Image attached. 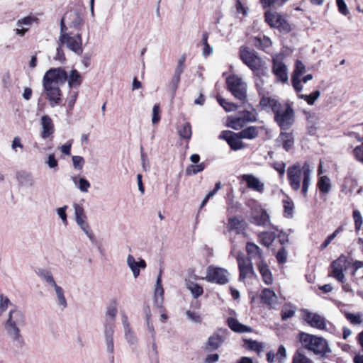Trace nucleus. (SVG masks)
Returning <instances> with one entry per match:
<instances>
[{
    "label": "nucleus",
    "instance_id": "1",
    "mask_svg": "<svg viewBox=\"0 0 363 363\" xmlns=\"http://www.w3.org/2000/svg\"><path fill=\"white\" fill-rule=\"evenodd\" d=\"M67 73L61 67L51 68L48 70L43 78V92L52 108L59 106L62 99L60 86L65 84Z\"/></svg>",
    "mask_w": 363,
    "mask_h": 363
},
{
    "label": "nucleus",
    "instance_id": "2",
    "mask_svg": "<svg viewBox=\"0 0 363 363\" xmlns=\"http://www.w3.org/2000/svg\"><path fill=\"white\" fill-rule=\"evenodd\" d=\"M313 168L308 162H306L301 166L297 162L287 169V179L291 188L294 191H298L302 183L301 191L304 196H307L311 181Z\"/></svg>",
    "mask_w": 363,
    "mask_h": 363
},
{
    "label": "nucleus",
    "instance_id": "3",
    "mask_svg": "<svg viewBox=\"0 0 363 363\" xmlns=\"http://www.w3.org/2000/svg\"><path fill=\"white\" fill-rule=\"evenodd\" d=\"M298 336L302 346L315 354L325 356L331 352L327 340L323 337L306 333H301Z\"/></svg>",
    "mask_w": 363,
    "mask_h": 363
},
{
    "label": "nucleus",
    "instance_id": "4",
    "mask_svg": "<svg viewBox=\"0 0 363 363\" xmlns=\"http://www.w3.org/2000/svg\"><path fill=\"white\" fill-rule=\"evenodd\" d=\"M25 323V315L21 311L14 309L9 312L8 320L5 324V329L9 337L14 342H22L20 327L23 326Z\"/></svg>",
    "mask_w": 363,
    "mask_h": 363
},
{
    "label": "nucleus",
    "instance_id": "5",
    "mask_svg": "<svg viewBox=\"0 0 363 363\" xmlns=\"http://www.w3.org/2000/svg\"><path fill=\"white\" fill-rule=\"evenodd\" d=\"M240 57L242 61L251 69L257 75L262 73L265 75L267 72V67L265 63L256 54L253 50L247 47H241Z\"/></svg>",
    "mask_w": 363,
    "mask_h": 363
},
{
    "label": "nucleus",
    "instance_id": "6",
    "mask_svg": "<svg viewBox=\"0 0 363 363\" xmlns=\"http://www.w3.org/2000/svg\"><path fill=\"white\" fill-rule=\"evenodd\" d=\"M35 272L48 286L54 289L57 304L62 309L65 308L67 306V302L65 296L64 290L60 286L57 285L52 272L45 268H38Z\"/></svg>",
    "mask_w": 363,
    "mask_h": 363
},
{
    "label": "nucleus",
    "instance_id": "7",
    "mask_svg": "<svg viewBox=\"0 0 363 363\" xmlns=\"http://www.w3.org/2000/svg\"><path fill=\"white\" fill-rule=\"evenodd\" d=\"M274 121L282 130L289 129L295 121V113L292 106L282 104L274 113Z\"/></svg>",
    "mask_w": 363,
    "mask_h": 363
},
{
    "label": "nucleus",
    "instance_id": "8",
    "mask_svg": "<svg viewBox=\"0 0 363 363\" xmlns=\"http://www.w3.org/2000/svg\"><path fill=\"white\" fill-rule=\"evenodd\" d=\"M58 43L60 47H66L75 54L80 55L83 52L82 39L80 33L72 35L70 33L60 35Z\"/></svg>",
    "mask_w": 363,
    "mask_h": 363
},
{
    "label": "nucleus",
    "instance_id": "9",
    "mask_svg": "<svg viewBox=\"0 0 363 363\" xmlns=\"http://www.w3.org/2000/svg\"><path fill=\"white\" fill-rule=\"evenodd\" d=\"M226 84L229 91L235 98L245 101L247 97V84L243 79L237 76L232 75L227 78Z\"/></svg>",
    "mask_w": 363,
    "mask_h": 363
},
{
    "label": "nucleus",
    "instance_id": "10",
    "mask_svg": "<svg viewBox=\"0 0 363 363\" xmlns=\"http://www.w3.org/2000/svg\"><path fill=\"white\" fill-rule=\"evenodd\" d=\"M350 265V262L347 258L343 255H340L331 263L329 276L335 278L337 281H343L344 272L347 270Z\"/></svg>",
    "mask_w": 363,
    "mask_h": 363
},
{
    "label": "nucleus",
    "instance_id": "11",
    "mask_svg": "<svg viewBox=\"0 0 363 363\" xmlns=\"http://www.w3.org/2000/svg\"><path fill=\"white\" fill-rule=\"evenodd\" d=\"M284 56L281 54L276 55L272 59V72L277 78V82L286 83L288 82V69L283 62Z\"/></svg>",
    "mask_w": 363,
    "mask_h": 363
},
{
    "label": "nucleus",
    "instance_id": "12",
    "mask_svg": "<svg viewBox=\"0 0 363 363\" xmlns=\"http://www.w3.org/2000/svg\"><path fill=\"white\" fill-rule=\"evenodd\" d=\"M228 277L229 273L225 269L209 266L207 268L205 279L209 282L223 285L228 282Z\"/></svg>",
    "mask_w": 363,
    "mask_h": 363
},
{
    "label": "nucleus",
    "instance_id": "13",
    "mask_svg": "<svg viewBox=\"0 0 363 363\" xmlns=\"http://www.w3.org/2000/svg\"><path fill=\"white\" fill-rule=\"evenodd\" d=\"M75 220L82 230L91 240L94 238V234L86 221V216L85 214L84 207L81 204L74 203Z\"/></svg>",
    "mask_w": 363,
    "mask_h": 363
},
{
    "label": "nucleus",
    "instance_id": "14",
    "mask_svg": "<svg viewBox=\"0 0 363 363\" xmlns=\"http://www.w3.org/2000/svg\"><path fill=\"white\" fill-rule=\"evenodd\" d=\"M265 19L271 27L277 28L286 32L290 30L289 24L283 16L277 12H266Z\"/></svg>",
    "mask_w": 363,
    "mask_h": 363
},
{
    "label": "nucleus",
    "instance_id": "15",
    "mask_svg": "<svg viewBox=\"0 0 363 363\" xmlns=\"http://www.w3.org/2000/svg\"><path fill=\"white\" fill-rule=\"evenodd\" d=\"M220 139L227 141L232 150H238L244 148V145L240 140L239 133H235L230 130H223L219 136Z\"/></svg>",
    "mask_w": 363,
    "mask_h": 363
},
{
    "label": "nucleus",
    "instance_id": "16",
    "mask_svg": "<svg viewBox=\"0 0 363 363\" xmlns=\"http://www.w3.org/2000/svg\"><path fill=\"white\" fill-rule=\"evenodd\" d=\"M228 334L226 329H218L209 337L207 342V348L210 351L217 350L225 341Z\"/></svg>",
    "mask_w": 363,
    "mask_h": 363
},
{
    "label": "nucleus",
    "instance_id": "17",
    "mask_svg": "<svg viewBox=\"0 0 363 363\" xmlns=\"http://www.w3.org/2000/svg\"><path fill=\"white\" fill-rule=\"evenodd\" d=\"M242 181L245 182L247 187L259 194L264 191V183L259 179L250 174H245L240 177Z\"/></svg>",
    "mask_w": 363,
    "mask_h": 363
},
{
    "label": "nucleus",
    "instance_id": "18",
    "mask_svg": "<svg viewBox=\"0 0 363 363\" xmlns=\"http://www.w3.org/2000/svg\"><path fill=\"white\" fill-rule=\"evenodd\" d=\"M185 61L186 56L185 55H182L177 62V67L174 70V75L172 78V80L169 83V89L172 91L173 94L176 92V90L178 87V84L180 82V77L185 69Z\"/></svg>",
    "mask_w": 363,
    "mask_h": 363
},
{
    "label": "nucleus",
    "instance_id": "19",
    "mask_svg": "<svg viewBox=\"0 0 363 363\" xmlns=\"http://www.w3.org/2000/svg\"><path fill=\"white\" fill-rule=\"evenodd\" d=\"M247 223L243 220H239L236 217L230 218L227 228L230 232H234L237 235L247 237Z\"/></svg>",
    "mask_w": 363,
    "mask_h": 363
},
{
    "label": "nucleus",
    "instance_id": "20",
    "mask_svg": "<svg viewBox=\"0 0 363 363\" xmlns=\"http://www.w3.org/2000/svg\"><path fill=\"white\" fill-rule=\"evenodd\" d=\"M306 72V67L304 64L300 61L296 60L295 62V69L291 76V83L294 89L299 93L302 91L303 86L300 77Z\"/></svg>",
    "mask_w": 363,
    "mask_h": 363
},
{
    "label": "nucleus",
    "instance_id": "21",
    "mask_svg": "<svg viewBox=\"0 0 363 363\" xmlns=\"http://www.w3.org/2000/svg\"><path fill=\"white\" fill-rule=\"evenodd\" d=\"M246 252L247 257L255 262V264L264 262L262 251L256 244L247 242L246 244Z\"/></svg>",
    "mask_w": 363,
    "mask_h": 363
},
{
    "label": "nucleus",
    "instance_id": "22",
    "mask_svg": "<svg viewBox=\"0 0 363 363\" xmlns=\"http://www.w3.org/2000/svg\"><path fill=\"white\" fill-rule=\"evenodd\" d=\"M306 321L313 328L323 330L325 328V318L321 315L311 313L307 310L304 311Z\"/></svg>",
    "mask_w": 363,
    "mask_h": 363
},
{
    "label": "nucleus",
    "instance_id": "23",
    "mask_svg": "<svg viewBox=\"0 0 363 363\" xmlns=\"http://www.w3.org/2000/svg\"><path fill=\"white\" fill-rule=\"evenodd\" d=\"M40 125L42 127V138L46 139L52 135L55 132V125L52 118L49 116L45 115L41 117Z\"/></svg>",
    "mask_w": 363,
    "mask_h": 363
},
{
    "label": "nucleus",
    "instance_id": "24",
    "mask_svg": "<svg viewBox=\"0 0 363 363\" xmlns=\"http://www.w3.org/2000/svg\"><path fill=\"white\" fill-rule=\"evenodd\" d=\"M250 222L258 226L266 227L270 225V216L264 209L254 212Z\"/></svg>",
    "mask_w": 363,
    "mask_h": 363
},
{
    "label": "nucleus",
    "instance_id": "25",
    "mask_svg": "<svg viewBox=\"0 0 363 363\" xmlns=\"http://www.w3.org/2000/svg\"><path fill=\"white\" fill-rule=\"evenodd\" d=\"M154 303L157 308H162L164 303V289L162 284L161 272L157 276L154 290Z\"/></svg>",
    "mask_w": 363,
    "mask_h": 363
},
{
    "label": "nucleus",
    "instance_id": "26",
    "mask_svg": "<svg viewBox=\"0 0 363 363\" xmlns=\"http://www.w3.org/2000/svg\"><path fill=\"white\" fill-rule=\"evenodd\" d=\"M126 262L134 278H137L140 275V269H144L147 267L146 262L144 259L140 258L139 261H136L134 257L131 255H128Z\"/></svg>",
    "mask_w": 363,
    "mask_h": 363
},
{
    "label": "nucleus",
    "instance_id": "27",
    "mask_svg": "<svg viewBox=\"0 0 363 363\" xmlns=\"http://www.w3.org/2000/svg\"><path fill=\"white\" fill-rule=\"evenodd\" d=\"M122 323L124 330V336L127 342L130 345H135L138 343V338L133 331L126 315L122 318Z\"/></svg>",
    "mask_w": 363,
    "mask_h": 363
},
{
    "label": "nucleus",
    "instance_id": "28",
    "mask_svg": "<svg viewBox=\"0 0 363 363\" xmlns=\"http://www.w3.org/2000/svg\"><path fill=\"white\" fill-rule=\"evenodd\" d=\"M259 104L263 108L271 109L274 113L282 104L279 103L275 98L264 94Z\"/></svg>",
    "mask_w": 363,
    "mask_h": 363
},
{
    "label": "nucleus",
    "instance_id": "29",
    "mask_svg": "<svg viewBox=\"0 0 363 363\" xmlns=\"http://www.w3.org/2000/svg\"><path fill=\"white\" fill-rule=\"evenodd\" d=\"M257 267L262 276V281L267 285L272 284L273 277L267 264L265 262H261L260 264H257Z\"/></svg>",
    "mask_w": 363,
    "mask_h": 363
},
{
    "label": "nucleus",
    "instance_id": "30",
    "mask_svg": "<svg viewBox=\"0 0 363 363\" xmlns=\"http://www.w3.org/2000/svg\"><path fill=\"white\" fill-rule=\"evenodd\" d=\"M65 19H67V23L73 28L79 26L82 21V19L78 12L76 11H69L65 14Z\"/></svg>",
    "mask_w": 363,
    "mask_h": 363
},
{
    "label": "nucleus",
    "instance_id": "31",
    "mask_svg": "<svg viewBox=\"0 0 363 363\" xmlns=\"http://www.w3.org/2000/svg\"><path fill=\"white\" fill-rule=\"evenodd\" d=\"M260 298L262 302L270 306H273L277 303V296L270 289H263Z\"/></svg>",
    "mask_w": 363,
    "mask_h": 363
},
{
    "label": "nucleus",
    "instance_id": "32",
    "mask_svg": "<svg viewBox=\"0 0 363 363\" xmlns=\"http://www.w3.org/2000/svg\"><path fill=\"white\" fill-rule=\"evenodd\" d=\"M228 325L233 331L236 333H243L252 331V329L250 327L241 324L234 318H228Z\"/></svg>",
    "mask_w": 363,
    "mask_h": 363
},
{
    "label": "nucleus",
    "instance_id": "33",
    "mask_svg": "<svg viewBox=\"0 0 363 363\" xmlns=\"http://www.w3.org/2000/svg\"><path fill=\"white\" fill-rule=\"evenodd\" d=\"M247 123L240 113L237 116H228L227 119L228 126L234 130H240Z\"/></svg>",
    "mask_w": 363,
    "mask_h": 363
},
{
    "label": "nucleus",
    "instance_id": "34",
    "mask_svg": "<svg viewBox=\"0 0 363 363\" xmlns=\"http://www.w3.org/2000/svg\"><path fill=\"white\" fill-rule=\"evenodd\" d=\"M258 240L260 244L269 247L274 242L276 235L274 232L264 231L258 234Z\"/></svg>",
    "mask_w": 363,
    "mask_h": 363
},
{
    "label": "nucleus",
    "instance_id": "35",
    "mask_svg": "<svg viewBox=\"0 0 363 363\" xmlns=\"http://www.w3.org/2000/svg\"><path fill=\"white\" fill-rule=\"evenodd\" d=\"M259 135V128L257 126H249L239 132L240 138L242 139L252 140Z\"/></svg>",
    "mask_w": 363,
    "mask_h": 363
},
{
    "label": "nucleus",
    "instance_id": "36",
    "mask_svg": "<svg viewBox=\"0 0 363 363\" xmlns=\"http://www.w3.org/2000/svg\"><path fill=\"white\" fill-rule=\"evenodd\" d=\"M278 141L281 143L283 147L289 151L294 145V138L291 133L281 132L278 138Z\"/></svg>",
    "mask_w": 363,
    "mask_h": 363
},
{
    "label": "nucleus",
    "instance_id": "37",
    "mask_svg": "<svg viewBox=\"0 0 363 363\" xmlns=\"http://www.w3.org/2000/svg\"><path fill=\"white\" fill-rule=\"evenodd\" d=\"M317 186L320 192L328 194L332 187L330 178L328 176L320 177L317 183Z\"/></svg>",
    "mask_w": 363,
    "mask_h": 363
},
{
    "label": "nucleus",
    "instance_id": "38",
    "mask_svg": "<svg viewBox=\"0 0 363 363\" xmlns=\"http://www.w3.org/2000/svg\"><path fill=\"white\" fill-rule=\"evenodd\" d=\"M291 363H314L302 350H297L292 357Z\"/></svg>",
    "mask_w": 363,
    "mask_h": 363
},
{
    "label": "nucleus",
    "instance_id": "39",
    "mask_svg": "<svg viewBox=\"0 0 363 363\" xmlns=\"http://www.w3.org/2000/svg\"><path fill=\"white\" fill-rule=\"evenodd\" d=\"M67 80L70 87L79 86L82 84V77L76 69H72L69 74H67Z\"/></svg>",
    "mask_w": 363,
    "mask_h": 363
},
{
    "label": "nucleus",
    "instance_id": "40",
    "mask_svg": "<svg viewBox=\"0 0 363 363\" xmlns=\"http://www.w3.org/2000/svg\"><path fill=\"white\" fill-rule=\"evenodd\" d=\"M72 180L82 192H87L91 186L89 182L84 178L72 177Z\"/></svg>",
    "mask_w": 363,
    "mask_h": 363
},
{
    "label": "nucleus",
    "instance_id": "41",
    "mask_svg": "<svg viewBox=\"0 0 363 363\" xmlns=\"http://www.w3.org/2000/svg\"><path fill=\"white\" fill-rule=\"evenodd\" d=\"M284 216L286 218H291L293 217L294 203L293 201L287 198L283 201Z\"/></svg>",
    "mask_w": 363,
    "mask_h": 363
},
{
    "label": "nucleus",
    "instance_id": "42",
    "mask_svg": "<svg viewBox=\"0 0 363 363\" xmlns=\"http://www.w3.org/2000/svg\"><path fill=\"white\" fill-rule=\"evenodd\" d=\"M239 113L242 116L247 123L255 122L257 121V113L253 108L250 110H245Z\"/></svg>",
    "mask_w": 363,
    "mask_h": 363
},
{
    "label": "nucleus",
    "instance_id": "43",
    "mask_svg": "<svg viewBox=\"0 0 363 363\" xmlns=\"http://www.w3.org/2000/svg\"><path fill=\"white\" fill-rule=\"evenodd\" d=\"M179 136L185 140H189L191 137V127L189 123H184L178 128Z\"/></svg>",
    "mask_w": 363,
    "mask_h": 363
},
{
    "label": "nucleus",
    "instance_id": "44",
    "mask_svg": "<svg viewBox=\"0 0 363 363\" xmlns=\"http://www.w3.org/2000/svg\"><path fill=\"white\" fill-rule=\"evenodd\" d=\"M240 271V277L239 279L240 281H244L247 278H251L255 275V270L252 265V263L248 264L247 267H244L243 268L239 269Z\"/></svg>",
    "mask_w": 363,
    "mask_h": 363
},
{
    "label": "nucleus",
    "instance_id": "45",
    "mask_svg": "<svg viewBox=\"0 0 363 363\" xmlns=\"http://www.w3.org/2000/svg\"><path fill=\"white\" fill-rule=\"evenodd\" d=\"M186 287L195 298L201 296L203 292V288L200 285L192 281H188L186 283Z\"/></svg>",
    "mask_w": 363,
    "mask_h": 363
},
{
    "label": "nucleus",
    "instance_id": "46",
    "mask_svg": "<svg viewBox=\"0 0 363 363\" xmlns=\"http://www.w3.org/2000/svg\"><path fill=\"white\" fill-rule=\"evenodd\" d=\"M245 344L248 349L255 351L258 354H260L262 352H263L264 348V344L256 340H245Z\"/></svg>",
    "mask_w": 363,
    "mask_h": 363
},
{
    "label": "nucleus",
    "instance_id": "47",
    "mask_svg": "<svg viewBox=\"0 0 363 363\" xmlns=\"http://www.w3.org/2000/svg\"><path fill=\"white\" fill-rule=\"evenodd\" d=\"M320 95V91L316 90L308 95L302 94H298V97L306 101L308 105H313L315 101L319 98Z\"/></svg>",
    "mask_w": 363,
    "mask_h": 363
},
{
    "label": "nucleus",
    "instance_id": "48",
    "mask_svg": "<svg viewBox=\"0 0 363 363\" xmlns=\"http://www.w3.org/2000/svg\"><path fill=\"white\" fill-rule=\"evenodd\" d=\"M206 165L203 162L195 164H190L186 168V174L187 175H194L201 172L205 169Z\"/></svg>",
    "mask_w": 363,
    "mask_h": 363
},
{
    "label": "nucleus",
    "instance_id": "49",
    "mask_svg": "<svg viewBox=\"0 0 363 363\" xmlns=\"http://www.w3.org/2000/svg\"><path fill=\"white\" fill-rule=\"evenodd\" d=\"M217 100L218 104L225 110L227 112L235 111L238 109V106L233 103L227 101L225 99L218 96Z\"/></svg>",
    "mask_w": 363,
    "mask_h": 363
},
{
    "label": "nucleus",
    "instance_id": "50",
    "mask_svg": "<svg viewBox=\"0 0 363 363\" xmlns=\"http://www.w3.org/2000/svg\"><path fill=\"white\" fill-rule=\"evenodd\" d=\"M117 314V305L116 302H113L107 308L106 311V322H111L113 323L115 318Z\"/></svg>",
    "mask_w": 363,
    "mask_h": 363
},
{
    "label": "nucleus",
    "instance_id": "51",
    "mask_svg": "<svg viewBox=\"0 0 363 363\" xmlns=\"http://www.w3.org/2000/svg\"><path fill=\"white\" fill-rule=\"evenodd\" d=\"M343 230V227H338L331 235H330L320 245V249H325L329 244L337 236V235Z\"/></svg>",
    "mask_w": 363,
    "mask_h": 363
},
{
    "label": "nucleus",
    "instance_id": "52",
    "mask_svg": "<svg viewBox=\"0 0 363 363\" xmlns=\"http://www.w3.org/2000/svg\"><path fill=\"white\" fill-rule=\"evenodd\" d=\"M236 258L239 269L252 263V261L249 257H245L242 252H239Z\"/></svg>",
    "mask_w": 363,
    "mask_h": 363
},
{
    "label": "nucleus",
    "instance_id": "53",
    "mask_svg": "<svg viewBox=\"0 0 363 363\" xmlns=\"http://www.w3.org/2000/svg\"><path fill=\"white\" fill-rule=\"evenodd\" d=\"M345 317L352 325H361L362 323V317L359 313H347Z\"/></svg>",
    "mask_w": 363,
    "mask_h": 363
},
{
    "label": "nucleus",
    "instance_id": "54",
    "mask_svg": "<svg viewBox=\"0 0 363 363\" xmlns=\"http://www.w3.org/2000/svg\"><path fill=\"white\" fill-rule=\"evenodd\" d=\"M295 314V308L291 306H284L281 311V319L286 320L288 318L293 317Z\"/></svg>",
    "mask_w": 363,
    "mask_h": 363
},
{
    "label": "nucleus",
    "instance_id": "55",
    "mask_svg": "<svg viewBox=\"0 0 363 363\" xmlns=\"http://www.w3.org/2000/svg\"><path fill=\"white\" fill-rule=\"evenodd\" d=\"M113 328L114 324L111 322H106L104 325V338L105 339H109V338H113Z\"/></svg>",
    "mask_w": 363,
    "mask_h": 363
},
{
    "label": "nucleus",
    "instance_id": "56",
    "mask_svg": "<svg viewBox=\"0 0 363 363\" xmlns=\"http://www.w3.org/2000/svg\"><path fill=\"white\" fill-rule=\"evenodd\" d=\"M286 350L284 345H280L276 353L277 360L279 363H284L286 359Z\"/></svg>",
    "mask_w": 363,
    "mask_h": 363
},
{
    "label": "nucleus",
    "instance_id": "57",
    "mask_svg": "<svg viewBox=\"0 0 363 363\" xmlns=\"http://www.w3.org/2000/svg\"><path fill=\"white\" fill-rule=\"evenodd\" d=\"M353 218L354 221L355 229L357 230H359L363 224V219L360 212L358 210H354L353 211Z\"/></svg>",
    "mask_w": 363,
    "mask_h": 363
},
{
    "label": "nucleus",
    "instance_id": "58",
    "mask_svg": "<svg viewBox=\"0 0 363 363\" xmlns=\"http://www.w3.org/2000/svg\"><path fill=\"white\" fill-rule=\"evenodd\" d=\"M67 206H64L56 209L58 216L62 220V223L65 225H67V217L66 213V210L67 209Z\"/></svg>",
    "mask_w": 363,
    "mask_h": 363
},
{
    "label": "nucleus",
    "instance_id": "59",
    "mask_svg": "<svg viewBox=\"0 0 363 363\" xmlns=\"http://www.w3.org/2000/svg\"><path fill=\"white\" fill-rule=\"evenodd\" d=\"M73 166L74 169L81 170L84 164V160L81 156H73L72 158Z\"/></svg>",
    "mask_w": 363,
    "mask_h": 363
},
{
    "label": "nucleus",
    "instance_id": "60",
    "mask_svg": "<svg viewBox=\"0 0 363 363\" xmlns=\"http://www.w3.org/2000/svg\"><path fill=\"white\" fill-rule=\"evenodd\" d=\"M35 18L32 16H26L18 21V27H22L23 26H30L35 21Z\"/></svg>",
    "mask_w": 363,
    "mask_h": 363
},
{
    "label": "nucleus",
    "instance_id": "61",
    "mask_svg": "<svg viewBox=\"0 0 363 363\" xmlns=\"http://www.w3.org/2000/svg\"><path fill=\"white\" fill-rule=\"evenodd\" d=\"M160 108L158 104L154 105L152 108V123L153 124H157L160 121Z\"/></svg>",
    "mask_w": 363,
    "mask_h": 363
},
{
    "label": "nucleus",
    "instance_id": "62",
    "mask_svg": "<svg viewBox=\"0 0 363 363\" xmlns=\"http://www.w3.org/2000/svg\"><path fill=\"white\" fill-rule=\"evenodd\" d=\"M277 259L279 264H284L286 262L287 252L284 247H281L277 254Z\"/></svg>",
    "mask_w": 363,
    "mask_h": 363
},
{
    "label": "nucleus",
    "instance_id": "63",
    "mask_svg": "<svg viewBox=\"0 0 363 363\" xmlns=\"http://www.w3.org/2000/svg\"><path fill=\"white\" fill-rule=\"evenodd\" d=\"M9 303L10 301L6 296L0 294V315L7 309Z\"/></svg>",
    "mask_w": 363,
    "mask_h": 363
},
{
    "label": "nucleus",
    "instance_id": "64",
    "mask_svg": "<svg viewBox=\"0 0 363 363\" xmlns=\"http://www.w3.org/2000/svg\"><path fill=\"white\" fill-rule=\"evenodd\" d=\"M186 315L188 319H189L190 320H191L194 323H199L201 322V316L195 312H193L191 311H187L186 312Z\"/></svg>",
    "mask_w": 363,
    "mask_h": 363
}]
</instances>
